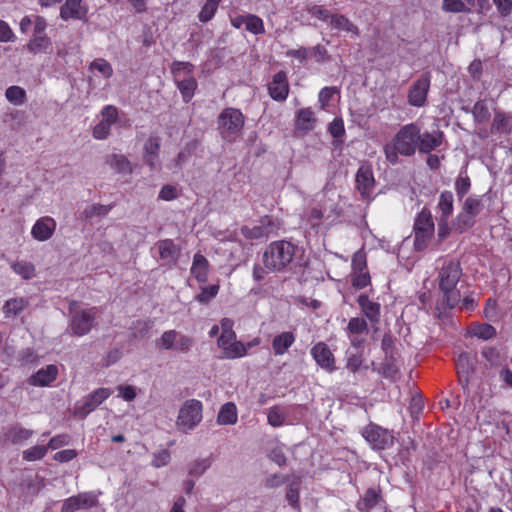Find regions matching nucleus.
<instances>
[{
	"instance_id": "nucleus-54",
	"label": "nucleus",
	"mask_w": 512,
	"mask_h": 512,
	"mask_svg": "<svg viewBox=\"0 0 512 512\" xmlns=\"http://www.w3.org/2000/svg\"><path fill=\"white\" fill-rule=\"evenodd\" d=\"M471 182L467 175L460 174L455 181V191L457 196L462 199L470 190Z\"/></svg>"
},
{
	"instance_id": "nucleus-24",
	"label": "nucleus",
	"mask_w": 512,
	"mask_h": 512,
	"mask_svg": "<svg viewBox=\"0 0 512 512\" xmlns=\"http://www.w3.org/2000/svg\"><path fill=\"white\" fill-rule=\"evenodd\" d=\"M357 302L364 313V315L374 325L380 320V305L377 302H373L367 295L361 294Z\"/></svg>"
},
{
	"instance_id": "nucleus-20",
	"label": "nucleus",
	"mask_w": 512,
	"mask_h": 512,
	"mask_svg": "<svg viewBox=\"0 0 512 512\" xmlns=\"http://www.w3.org/2000/svg\"><path fill=\"white\" fill-rule=\"evenodd\" d=\"M269 95L276 101L286 100L289 92L287 76L284 71L277 72L268 86Z\"/></svg>"
},
{
	"instance_id": "nucleus-14",
	"label": "nucleus",
	"mask_w": 512,
	"mask_h": 512,
	"mask_svg": "<svg viewBox=\"0 0 512 512\" xmlns=\"http://www.w3.org/2000/svg\"><path fill=\"white\" fill-rule=\"evenodd\" d=\"M311 355L322 369L328 372H333L336 369L334 355L326 343L315 344L311 349Z\"/></svg>"
},
{
	"instance_id": "nucleus-51",
	"label": "nucleus",
	"mask_w": 512,
	"mask_h": 512,
	"mask_svg": "<svg viewBox=\"0 0 512 512\" xmlns=\"http://www.w3.org/2000/svg\"><path fill=\"white\" fill-rule=\"evenodd\" d=\"M472 334L480 339L488 340L496 335V329L487 323L478 324L473 327Z\"/></svg>"
},
{
	"instance_id": "nucleus-41",
	"label": "nucleus",
	"mask_w": 512,
	"mask_h": 512,
	"mask_svg": "<svg viewBox=\"0 0 512 512\" xmlns=\"http://www.w3.org/2000/svg\"><path fill=\"white\" fill-rule=\"evenodd\" d=\"M268 423L273 427H281L286 421L285 408L279 405L271 407L267 414Z\"/></svg>"
},
{
	"instance_id": "nucleus-28",
	"label": "nucleus",
	"mask_w": 512,
	"mask_h": 512,
	"mask_svg": "<svg viewBox=\"0 0 512 512\" xmlns=\"http://www.w3.org/2000/svg\"><path fill=\"white\" fill-rule=\"evenodd\" d=\"M512 130V116L496 111L491 125V133L509 134Z\"/></svg>"
},
{
	"instance_id": "nucleus-50",
	"label": "nucleus",
	"mask_w": 512,
	"mask_h": 512,
	"mask_svg": "<svg viewBox=\"0 0 512 512\" xmlns=\"http://www.w3.org/2000/svg\"><path fill=\"white\" fill-rule=\"evenodd\" d=\"M442 9L449 13L471 12L462 0H443Z\"/></svg>"
},
{
	"instance_id": "nucleus-17",
	"label": "nucleus",
	"mask_w": 512,
	"mask_h": 512,
	"mask_svg": "<svg viewBox=\"0 0 512 512\" xmlns=\"http://www.w3.org/2000/svg\"><path fill=\"white\" fill-rule=\"evenodd\" d=\"M156 248L159 253L161 260L165 261L168 265H174L177 263L181 248L174 243L172 239L159 240L156 243Z\"/></svg>"
},
{
	"instance_id": "nucleus-30",
	"label": "nucleus",
	"mask_w": 512,
	"mask_h": 512,
	"mask_svg": "<svg viewBox=\"0 0 512 512\" xmlns=\"http://www.w3.org/2000/svg\"><path fill=\"white\" fill-rule=\"evenodd\" d=\"M33 434V430L23 428L19 425H13L7 430L5 437L13 444H22L31 438Z\"/></svg>"
},
{
	"instance_id": "nucleus-59",
	"label": "nucleus",
	"mask_w": 512,
	"mask_h": 512,
	"mask_svg": "<svg viewBox=\"0 0 512 512\" xmlns=\"http://www.w3.org/2000/svg\"><path fill=\"white\" fill-rule=\"evenodd\" d=\"M111 129V124L100 121L93 129V137L98 140H104L108 137Z\"/></svg>"
},
{
	"instance_id": "nucleus-3",
	"label": "nucleus",
	"mask_w": 512,
	"mask_h": 512,
	"mask_svg": "<svg viewBox=\"0 0 512 512\" xmlns=\"http://www.w3.org/2000/svg\"><path fill=\"white\" fill-rule=\"evenodd\" d=\"M484 208L482 199L478 195H470L462 205L461 211L452 222V228L459 233L470 229L476 223V217Z\"/></svg>"
},
{
	"instance_id": "nucleus-6",
	"label": "nucleus",
	"mask_w": 512,
	"mask_h": 512,
	"mask_svg": "<svg viewBox=\"0 0 512 512\" xmlns=\"http://www.w3.org/2000/svg\"><path fill=\"white\" fill-rule=\"evenodd\" d=\"M420 128L415 123L404 125L395 135L393 143L400 155L412 156L418 148Z\"/></svg>"
},
{
	"instance_id": "nucleus-32",
	"label": "nucleus",
	"mask_w": 512,
	"mask_h": 512,
	"mask_svg": "<svg viewBox=\"0 0 512 512\" xmlns=\"http://www.w3.org/2000/svg\"><path fill=\"white\" fill-rule=\"evenodd\" d=\"M414 232H434V222L431 212L428 209L423 208L422 211L417 215L414 222Z\"/></svg>"
},
{
	"instance_id": "nucleus-43",
	"label": "nucleus",
	"mask_w": 512,
	"mask_h": 512,
	"mask_svg": "<svg viewBox=\"0 0 512 512\" xmlns=\"http://www.w3.org/2000/svg\"><path fill=\"white\" fill-rule=\"evenodd\" d=\"M245 29L254 35L265 33L263 20L255 14H246Z\"/></svg>"
},
{
	"instance_id": "nucleus-22",
	"label": "nucleus",
	"mask_w": 512,
	"mask_h": 512,
	"mask_svg": "<svg viewBox=\"0 0 512 512\" xmlns=\"http://www.w3.org/2000/svg\"><path fill=\"white\" fill-rule=\"evenodd\" d=\"M356 186L363 197H368L374 186L373 172L370 166L362 165L356 173Z\"/></svg>"
},
{
	"instance_id": "nucleus-62",
	"label": "nucleus",
	"mask_w": 512,
	"mask_h": 512,
	"mask_svg": "<svg viewBox=\"0 0 512 512\" xmlns=\"http://www.w3.org/2000/svg\"><path fill=\"white\" fill-rule=\"evenodd\" d=\"M14 39L15 35L10 26L8 25V23H6L3 20H0V42H12L14 41Z\"/></svg>"
},
{
	"instance_id": "nucleus-45",
	"label": "nucleus",
	"mask_w": 512,
	"mask_h": 512,
	"mask_svg": "<svg viewBox=\"0 0 512 512\" xmlns=\"http://www.w3.org/2000/svg\"><path fill=\"white\" fill-rule=\"evenodd\" d=\"M220 2L221 0H206L198 15L199 20L203 23L210 21L214 17Z\"/></svg>"
},
{
	"instance_id": "nucleus-39",
	"label": "nucleus",
	"mask_w": 512,
	"mask_h": 512,
	"mask_svg": "<svg viewBox=\"0 0 512 512\" xmlns=\"http://www.w3.org/2000/svg\"><path fill=\"white\" fill-rule=\"evenodd\" d=\"M51 45L50 39L46 35H34L27 43L26 48L31 53L45 52Z\"/></svg>"
},
{
	"instance_id": "nucleus-2",
	"label": "nucleus",
	"mask_w": 512,
	"mask_h": 512,
	"mask_svg": "<svg viewBox=\"0 0 512 512\" xmlns=\"http://www.w3.org/2000/svg\"><path fill=\"white\" fill-rule=\"evenodd\" d=\"M295 256V246L287 241L272 242L263 253V264L273 272L283 271Z\"/></svg>"
},
{
	"instance_id": "nucleus-38",
	"label": "nucleus",
	"mask_w": 512,
	"mask_h": 512,
	"mask_svg": "<svg viewBox=\"0 0 512 512\" xmlns=\"http://www.w3.org/2000/svg\"><path fill=\"white\" fill-rule=\"evenodd\" d=\"M28 305V301L25 298H13L6 301L3 311L4 314L9 316H16L20 314Z\"/></svg>"
},
{
	"instance_id": "nucleus-55",
	"label": "nucleus",
	"mask_w": 512,
	"mask_h": 512,
	"mask_svg": "<svg viewBox=\"0 0 512 512\" xmlns=\"http://www.w3.org/2000/svg\"><path fill=\"white\" fill-rule=\"evenodd\" d=\"M307 12L311 16L324 22L330 21V18L332 16L330 11L321 5H309L307 6Z\"/></svg>"
},
{
	"instance_id": "nucleus-58",
	"label": "nucleus",
	"mask_w": 512,
	"mask_h": 512,
	"mask_svg": "<svg viewBox=\"0 0 512 512\" xmlns=\"http://www.w3.org/2000/svg\"><path fill=\"white\" fill-rule=\"evenodd\" d=\"M328 131L335 139L341 138L345 134L344 123L341 118H335L328 126Z\"/></svg>"
},
{
	"instance_id": "nucleus-9",
	"label": "nucleus",
	"mask_w": 512,
	"mask_h": 512,
	"mask_svg": "<svg viewBox=\"0 0 512 512\" xmlns=\"http://www.w3.org/2000/svg\"><path fill=\"white\" fill-rule=\"evenodd\" d=\"M363 436L375 450H384L392 446L394 442V438L388 430L373 424L363 430Z\"/></svg>"
},
{
	"instance_id": "nucleus-25",
	"label": "nucleus",
	"mask_w": 512,
	"mask_h": 512,
	"mask_svg": "<svg viewBox=\"0 0 512 512\" xmlns=\"http://www.w3.org/2000/svg\"><path fill=\"white\" fill-rule=\"evenodd\" d=\"M295 342V335L292 332L285 331L276 335L272 341V348L276 356L285 354Z\"/></svg>"
},
{
	"instance_id": "nucleus-4",
	"label": "nucleus",
	"mask_w": 512,
	"mask_h": 512,
	"mask_svg": "<svg viewBox=\"0 0 512 512\" xmlns=\"http://www.w3.org/2000/svg\"><path fill=\"white\" fill-rule=\"evenodd\" d=\"M203 405L197 399H188L180 407L176 427L183 433L194 430L202 421Z\"/></svg>"
},
{
	"instance_id": "nucleus-11",
	"label": "nucleus",
	"mask_w": 512,
	"mask_h": 512,
	"mask_svg": "<svg viewBox=\"0 0 512 512\" xmlns=\"http://www.w3.org/2000/svg\"><path fill=\"white\" fill-rule=\"evenodd\" d=\"M97 503V496L93 492L79 493L63 502L61 512H76L81 509H89L96 506Z\"/></svg>"
},
{
	"instance_id": "nucleus-19",
	"label": "nucleus",
	"mask_w": 512,
	"mask_h": 512,
	"mask_svg": "<svg viewBox=\"0 0 512 512\" xmlns=\"http://www.w3.org/2000/svg\"><path fill=\"white\" fill-rule=\"evenodd\" d=\"M160 150V138L150 136L144 144V161L151 170L156 171L161 167L158 155Z\"/></svg>"
},
{
	"instance_id": "nucleus-12",
	"label": "nucleus",
	"mask_w": 512,
	"mask_h": 512,
	"mask_svg": "<svg viewBox=\"0 0 512 512\" xmlns=\"http://www.w3.org/2000/svg\"><path fill=\"white\" fill-rule=\"evenodd\" d=\"M277 229V223L272 218L266 216L261 219L260 225L253 227L244 226L241 232L247 239H262L275 234Z\"/></svg>"
},
{
	"instance_id": "nucleus-5",
	"label": "nucleus",
	"mask_w": 512,
	"mask_h": 512,
	"mask_svg": "<svg viewBox=\"0 0 512 512\" xmlns=\"http://www.w3.org/2000/svg\"><path fill=\"white\" fill-rule=\"evenodd\" d=\"M244 116L239 109L226 108L218 117V128L222 137L228 141L234 140L242 131Z\"/></svg>"
},
{
	"instance_id": "nucleus-34",
	"label": "nucleus",
	"mask_w": 512,
	"mask_h": 512,
	"mask_svg": "<svg viewBox=\"0 0 512 512\" xmlns=\"http://www.w3.org/2000/svg\"><path fill=\"white\" fill-rule=\"evenodd\" d=\"M329 22L335 30L350 32L356 36L359 34L358 27L342 14H332Z\"/></svg>"
},
{
	"instance_id": "nucleus-57",
	"label": "nucleus",
	"mask_w": 512,
	"mask_h": 512,
	"mask_svg": "<svg viewBox=\"0 0 512 512\" xmlns=\"http://www.w3.org/2000/svg\"><path fill=\"white\" fill-rule=\"evenodd\" d=\"M194 66L190 62L175 61L172 63L171 71L175 78H179L181 73L190 75Z\"/></svg>"
},
{
	"instance_id": "nucleus-40",
	"label": "nucleus",
	"mask_w": 512,
	"mask_h": 512,
	"mask_svg": "<svg viewBox=\"0 0 512 512\" xmlns=\"http://www.w3.org/2000/svg\"><path fill=\"white\" fill-rule=\"evenodd\" d=\"M113 205L93 204L87 206L81 213L82 218L88 220L94 217H104L112 209Z\"/></svg>"
},
{
	"instance_id": "nucleus-18",
	"label": "nucleus",
	"mask_w": 512,
	"mask_h": 512,
	"mask_svg": "<svg viewBox=\"0 0 512 512\" xmlns=\"http://www.w3.org/2000/svg\"><path fill=\"white\" fill-rule=\"evenodd\" d=\"M56 229V221L51 217H42L38 219L31 229V235L37 241L43 242L49 240Z\"/></svg>"
},
{
	"instance_id": "nucleus-56",
	"label": "nucleus",
	"mask_w": 512,
	"mask_h": 512,
	"mask_svg": "<svg viewBox=\"0 0 512 512\" xmlns=\"http://www.w3.org/2000/svg\"><path fill=\"white\" fill-rule=\"evenodd\" d=\"M367 322L364 318L353 317L349 320L347 330L351 334H362L367 331Z\"/></svg>"
},
{
	"instance_id": "nucleus-29",
	"label": "nucleus",
	"mask_w": 512,
	"mask_h": 512,
	"mask_svg": "<svg viewBox=\"0 0 512 512\" xmlns=\"http://www.w3.org/2000/svg\"><path fill=\"white\" fill-rule=\"evenodd\" d=\"M315 116L310 108H304L297 112L296 116V129L300 131H310L315 126Z\"/></svg>"
},
{
	"instance_id": "nucleus-27",
	"label": "nucleus",
	"mask_w": 512,
	"mask_h": 512,
	"mask_svg": "<svg viewBox=\"0 0 512 512\" xmlns=\"http://www.w3.org/2000/svg\"><path fill=\"white\" fill-rule=\"evenodd\" d=\"M208 267V260L202 254L196 253L193 257L190 271L199 283H205L207 281Z\"/></svg>"
},
{
	"instance_id": "nucleus-8",
	"label": "nucleus",
	"mask_w": 512,
	"mask_h": 512,
	"mask_svg": "<svg viewBox=\"0 0 512 512\" xmlns=\"http://www.w3.org/2000/svg\"><path fill=\"white\" fill-rule=\"evenodd\" d=\"M95 318L96 308L76 311L69 321L72 334L79 337L88 334L94 326Z\"/></svg>"
},
{
	"instance_id": "nucleus-63",
	"label": "nucleus",
	"mask_w": 512,
	"mask_h": 512,
	"mask_svg": "<svg viewBox=\"0 0 512 512\" xmlns=\"http://www.w3.org/2000/svg\"><path fill=\"white\" fill-rule=\"evenodd\" d=\"M101 115H102V120L109 123V124H114L117 120V117H118V111H117V108L114 107V106H111V105H107L105 106L102 111H101Z\"/></svg>"
},
{
	"instance_id": "nucleus-47",
	"label": "nucleus",
	"mask_w": 512,
	"mask_h": 512,
	"mask_svg": "<svg viewBox=\"0 0 512 512\" xmlns=\"http://www.w3.org/2000/svg\"><path fill=\"white\" fill-rule=\"evenodd\" d=\"M5 96L10 103L21 105L25 102L26 92L19 86H10L6 89Z\"/></svg>"
},
{
	"instance_id": "nucleus-42",
	"label": "nucleus",
	"mask_w": 512,
	"mask_h": 512,
	"mask_svg": "<svg viewBox=\"0 0 512 512\" xmlns=\"http://www.w3.org/2000/svg\"><path fill=\"white\" fill-rule=\"evenodd\" d=\"M11 268L13 271L20 275L23 279H31L35 276V266L28 261H16L12 263Z\"/></svg>"
},
{
	"instance_id": "nucleus-37",
	"label": "nucleus",
	"mask_w": 512,
	"mask_h": 512,
	"mask_svg": "<svg viewBox=\"0 0 512 512\" xmlns=\"http://www.w3.org/2000/svg\"><path fill=\"white\" fill-rule=\"evenodd\" d=\"M381 496L379 492L370 488L366 491L364 497L357 503V507L362 512H369L373 507L377 505Z\"/></svg>"
},
{
	"instance_id": "nucleus-53",
	"label": "nucleus",
	"mask_w": 512,
	"mask_h": 512,
	"mask_svg": "<svg viewBox=\"0 0 512 512\" xmlns=\"http://www.w3.org/2000/svg\"><path fill=\"white\" fill-rule=\"evenodd\" d=\"M178 338V332L175 330L165 331L161 338L158 340L157 345L163 349L170 350L175 346V342Z\"/></svg>"
},
{
	"instance_id": "nucleus-16",
	"label": "nucleus",
	"mask_w": 512,
	"mask_h": 512,
	"mask_svg": "<svg viewBox=\"0 0 512 512\" xmlns=\"http://www.w3.org/2000/svg\"><path fill=\"white\" fill-rule=\"evenodd\" d=\"M88 9L83 4L82 0H65L64 4L60 8V17L67 21L73 20H85Z\"/></svg>"
},
{
	"instance_id": "nucleus-10",
	"label": "nucleus",
	"mask_w": 512,
	"mask_h": 512,
	"mask_svg": "<svg viewBox=\"0 0 512 512\" xmlns=\"http://www.w3.org/2000/svg\"><path fill=\"white\" fill-rule=\"evenodd\" d=\"M430 88V75L422 74L410 87L408 91V103L414 107H422L426 103L427 94Z\"/></svg>"
},
{
	"instance_id": "nucleus-26",
	"label": "nucleus",
	"mask_w": 512,
	"mask_h": 512,
	"mask_svg": "<svg viewBox=\"0 0 512 512\" xmlns=\"http://www.w3.org/2000/svg\"><path fill=\"white\" fill-rule=\"evenodd\" d=\"M457 372L461 382L467 384L469 377L474 371V362L468 353H462L456 361Z\"/></svg>"
},
{
	"instance_id": "nucleus-15",
	"label": "nucleus",
	"mask_w": 512,
	"mask_h": 512,
	"mask_svg": "<svg viewBox=\"0 0 512 512\" xmlns=\"http://www.w3.org/2000/svg\"><path fill=\"white\" fill-rule=\"evenodd\" d=\"M218 347L222 350L224 358L227 359H236L243 357L246 355L247 349L244 344L240 341L236 340V334L229 338H226L222 342V336L218 338L217 341Z\"/></svg>"
},
{
	"instance_id": "nucleus-35",
	"label": "nucleus",
	"mask_w": 512,
	"mask_h": 512,
	"mask_svg": "<svg viewBox=\"0 0 512 512\" xmlns=\"http://www.w3.org/2000/svg\"><path fill=\"white\" fill-rule=\"evenodd\" d=\"M454 197L452 192L443 191L439 196L438 209L440 216L438 219H449L453 213Z\"/></svg>"
},
{
	"instance_id": "nucleus-60",
	"label": "nucleus",
	"mask_w": 512,
	"mask_h": 512,
	"mask_svg": "<svg viewBox=\"0 0 512 512\" xmlns=\"http://www.w3.org/2000/svg\"><path fill=\"white\" fill-rule=\"evenodd\" d=\"M286 499L292 507L299 509V488L297 484L292 483L289 485Z\"/></svg>"
},
{
	"instance_id": "nucleus-21",
	"label": "nucleus",
	"mask_w": 512,
	"mask_h": 512,
	"mask_svg": "<svg viewBox=\"0 0 512 512\" xmlns=\"http://www.w3.org/2000/svg\"><path fill=\"white\" fill-rule=\"evenodd\" d=\"M57 376V366L50 364L47 365L46 367L39 369L36 373L32 374L28 379V383L31 386L35 387H45L49 386L52 382H54Z\"/></svg>"
},
{
	"instance_id": "nucleus-61",
	"label": "nucleus",
	"mask_w": 512,
	"mask_h": 512,
	"mask_svg": "<svg viewBox=\"0 0 512 512\" xmlns=\"http://www.w3.org/2000/svg\"><path fill=\"white\" fill-rule=\"evenodd\" d=\"M415 233V240H414V247L417 251L423 250L433 233H426V232H414Z\"/></svg>"
},
{
	"instance_id": "nucleus-52",
	"label": "nucleus",
	"mask_w": 512,
	"mask_h": 512,
	"mask_svg": "<svg viewBox=\"0 0 512 512\" xmlns=\"http://www.w3.org/2000/svg\"><path fill=\"white\" fill-rule=\"evenodd\" d=\"M90 70L99 72L104 78H110L113 75V69L109 62L99 58L91 62Z\"/></svg>"
},
{
	"instance_id": "nucleus-44",
	"label": "nucleus",
	"mask_w": 512,
	"mask_h": 512,
	"mask_svg": "<svg viewBox=\"0 0 512 512\" xmlns=\"http://www.w3.org/2000/svg\"><path fill=\"white\" fill-rule=\"evenodd\" d=\"M474 121L478 124L485 123L490 118L487 104L483 100L477 101L472 109Z\"/></svg>"
},
{
	"instance_id": "nucleus-36",
	"label": "nucleus",
	"mask_w": 512,
	"mask_h": 512,
	"mask_svg": "<svg viewBox=\"0 0 512 512\" xmlns=\"http://www.w3.org/2000/svg\"><path fill=\"white\" fill-rule=\"evenodd\" d=\"M177 87L180 90L185 102L190 101L197 87V82L192 76L183 79L176 78Z\"/></svg>"
},
{
	"instance_id": "nucleus-48",
	"label": "nucleus",
	"mask_w": 512,
	"mask_h": 512,
	"mask_svg": "<svg viewBox=\"0 0 512 512\" xmlns=\"http://www.w3.org/2000/svg\"><path fill=\"white\" fill-rule=\"evenodd\" d=\"M211 466L209 458L195 460L189 465L188 474L194 477L202 476Z\"/></svg>"
},
{
	"instance_id": "nucleus-13",
	"label": "nucleus",
	"mask_w": 512,
	"mask_h": 512,
	"mask_svg": "<svg viewBox=\"0 0 512 512\" xmlns=\"http://www.w3.org/2000/svg\"><path fill=\"white\" fill-rule=\"evenodd\" d=\"M381 348L385 354V362L383 363L384 374L387 376L396 373L397 367L395 362L398 353L395 348V338L390 333H386L383 336Z\"/></svg>"
},
{
	"instance_id": "nucleus-1",
	"label": "nucleus",
	"mask_w": 512,
	"mask_h": 512,
	"mask_svg": "<svg viewBox=\"0 0 512 512\" xmlns=\"http://www.w3.org/2000/svg\"><path fill=\"white\" fill-rule=\"evenodd\" d=\"M462 276V268L458 261H445L439 268L438 287L442 294L441 300L436 306V315L439 319L446 316L445 309H453L460 303L461 293L457 284Z\"/></svg>"
},
{
	"instance_id": "nucleus-46",
	"label": "nucleus",
	"mask_w": 512,
	"mask_h": 512,
	"mask_svg": "<svg viewBox=\"0 0 512 512\" xmlns=\"http://www.w3.org/2000/svg\"><path fill=\"white\" fill-rule=\"evenodd\" d=\"M201 292L195 296V300L201 304H208L215 298L219 292V285L213 284L210 286L200 287Z\"/></svg>"
},
{
	"instance_id": "nucleus-23",
	"label": "nucleus",
	"mask_w": 512,
	"mask_h": 512,
	"mask_svg": "<svg viewBox=\"0 0 512 512\" xmlns=\"http://www.w3.org/2000/svg\"><path fill=\"white\" fill-rule=\"evenodd\" d=\"M443 136V132L440 130H435L432 133L420 132L418 150L421 153H430L431 151L437 149L442 144Z\"/></svg>"
},
{
	"instance_id": "nucleus-7",
	"label": "nucleus",
	"mask_w": 512,
	"mask_h": 512,
	"mask_svg": "<svg viewBox=\"0 0 512 512\" xmlns=\"http://www.w3.org/2000/svg\"><path fill=\"white\" fill-rule=\"evenodd\" d=\"M112 391L108 388H98L82 400L76 402L74 406V414L80 418H85L89 413L94 411L102 402H104Z\"/></svg>"
},
{
	"instance_id": "nucleus-64",
	"label": "nucleus",
	"mask_w": 512,
	"mask_h": 512,
	"mask_svg": "<svg viewBox=\"0 0 512 512\" xmlns=\"http://www.w3.org/2000/svg\"><path fill=\"white\" fill-rule=\"evenodd\" d=\"M193 344V340L185 335H180L178 333V338L175 342L174 348L181 352H188Z\"/></svg>"
},
{
	"instance_id": "nucleus-33",
	"label": "nucleus",
	"mask_w": 512,
	"mask_h": 512,
	"mask_svg": "<svg viewBox=\"0 0 512 512\" xmlns=\"http://www.w3.org/2000/svg\"><path fill=\"white\" fill-rule=\"evenodd\" d=\"M237 408L233 402H227L220 408L217 423L220 425H232L237 422Z\"/></svg>"
},
{
	"instance_id": "nucleus-31",
	"label": "nucleus",
	"mask_w": 512,
	"mask_h": 512,
	"mask_svg": "<svg viewBox=\"0 0 512 512\" xmlns=\"http://www.w3.org/2000/svg\"><path fill=\"white\" fill-rule=\"evenodd\" d=\"M105 163L118 173H131L130 161L121 154H110L105 157Z\"/></svg>"
},
{
	"instance_id": "nucleus-49",
	"label": "nucleus",
	"mask_w": 512,
	"mask_h": 512,
	"mask_svg": "<svg viewBox=\"0 0 512 512\" xmlns=\"http://www.w3.org/2000/svg\"><path fill=\"white\" fill-rule=\"evenodd\" d=\"M48 451V447L44 445H35L23 451V459L29 462L42 459Z\"/></svg>"
}]
</instances>
